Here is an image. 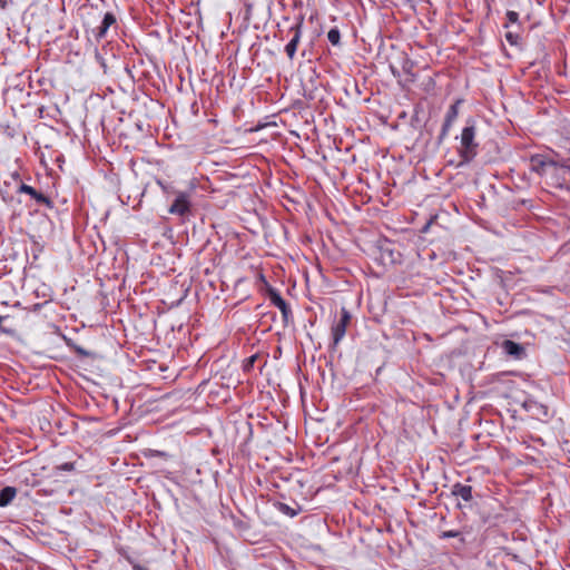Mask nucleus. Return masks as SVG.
Masks as SVG:
<instances>
[{
	"mask_svg": "<svg viewBox=\"0 0 570 570\" xmlns=\"http://www.w3.org/2000/svg\"><path fill=\"white\" fill-rule=\"evenodd\" d=\"M478 122L474 118H468L461 130L460 146L458 154L461 158L460 165L471 163L479 153V141L476 140Z\"/></svg>",
	"mask_w": 570,
	"mask_h": 570,
	"instance_id": "obj_1",
	"label": "nucleus"
},
{
	"mask_svg": "<svg viewBox=\"0 0 570 570\" xmlns=\"http://www.w3.org/2000/svg\"><path fill=\"white\" fill-rule=\"evenodd\" d=\"M529 168L540 177H547V169H569L568 167L559 165L557 161L541 154L530 157Z\"/></svg>",
	"mask_w": 570,
	"mask_h": 570,
	"instance_id": "obj_2",
	"label": "nucleus"
},
{
	"mask_svg": "<svg viewBox=\"0 0 570 570\" xmlns=\"http://www.w3.org/2000/svg\"><path fill=\"white\" fill-rule=\"evenodd\" d=\"M168 212L186 219L191 214L190 195L186 191H178Z\"/></svg>",
	"mask_w": 570,
	"mask_h": 570,
	"instance_id": "obj_3",
	"label": "nucleus"
},
{
	"mask_svg": "<svg viewBox=\"0 0 570 570\" xmlns=\"http://www.w3.org/2000/svg\"><path fill=\"white\" fill-rule=\"evenodd\" d=\"M351 321V314L345 308L342 307L340 320L336 321L332 326V337H333V346L336 347L340 342L343 340L346 333V327Z\"/></svg>",
	"mask_w": 570,
	"mask_h": 570,
	"instance_id": "obj_4",
	"label": "nucleus"
},
{
	"mask_svg": "<svg viewBox=\"0 0 570 570\" xmlns=\"http://www.w3.org/2000/svg\"><path fill=\"white\" fill-rule=\"evenodd\" d=\"M462 100H456L454 104H452L449 109L446 110L444 121L441 128V132L439 135V140H443L448 135L453 126L454 121L456 120L459 116V107L461 105Z\"/></svg>",
	"mask_w": 570,
	"mask_h": 570,
	"instance_id": "obj_5",
	"label": "nucleus"
},
{
	"mask_svg": "<svg viewBox=\"0 0 570 570\" xmlns=\"http://www.w3.org/2000/svg\"><path fill=\"white\" fill-rule=\"evenodd\" d=\"M303 17L298 18V21L295 26L291 27L289 31L294 32L292 39L285 47V52L289 60H293L297 50V46L302 38V29H303Z\"/></svg>",
	"mask_w": 570,
	"mask_h": 570,
	"instance_id": "obj_6",
	"label": "nucleus"
},
{
	"mask_svg": "<svg viewBox=\"0 0 570 570\" xmlns=\"http://www.w3.org/2000/svg\"><path fill=\"white\" fill-rule=\"evenodd\" d=\"M501 347L507 355L515 360H521L525 355L524 347L521 344L511 340L503 341Z\"/></svg>",
	"mask_w": 570,
	"mask_h": 570,
	"instance_id": "obj_7",
	"label": "nucleus"
},
{
	"mask_svg": "<svg viewBox=\"0 0 570 570\" xmlns=\"http://www.w3.org/2000/svg\"><path fill=\"white\" fill-rule=\"evenodd\" d=\"M269 299H271V303L276 306L277 308H279V311L282 312V315H283V318L285 322H287L288 320V316L291 315V308L288 307L287 303L285 302V299L281 296V294L275 291V289H271L269 291Z\"/></svg>",
	"mask_w": 570,
	"mask_h": 570,
	"instance_id": "obj_8",
	"label": "nucleus"
},
{
	"mask_svg": "<svg viewBox=\"0 0 570 570\" xmlns=\"http://www.w3.org/2000/svg\"><path fill=\"white\" fill-rule=\"evenodd\" d=\"M18 193L28 194L38 204H45L48 206H50V204H51L50 199L47 196H45L42 193H39L38 190H36L33 187H31L29 185L21 184L18 188Z\"/></svg>",
	"mask_w": 570,
	"mask_h": 570,
	"instance_id": "obj_9",
	"label": "nucleus"
},
{
	"mask_svg": "<svg viewBox=\"0 0 570 570\" xmlns=\"http://www.w3.org/2000/svg\"><path fill=\"white\" fill-rule=\"evenodd\" d=\"M116 23V17L111 12L105 13L100 26L97 28L96 38L101 39L106 36L110 26Z\"/></svg>",
	"mask_w": 570,
	"mask_h": 570,
	"instance_id": "obj_10",
	"label": "nucleus"
},
{
	"mask_svg": "<svg viewBox=\"0 0 570 570\" xmlns=\"http://www.w3.org/2000/svg\"><path fill=\"white\" fill-rule=\"evenodd\" d=\"M451 492L454 497H459L466 502L472 500V488L470 485L455 483L453 484Z\"/></svg>",
	"mask_w": 570,
	"mask_h": 570,
	"instance_id": "obj_11",
	"label": "nucleus"
},
{
	"mask_svg": "<svg viewBox=\"0 0 570 570\" xmlns=\"http://www.w3.org/2000/svg\"><path fill=\"white\" fill-rule=\"evenodd\" d=\"M17 495V489L13 487H6L0 491V507L8 505Z\"/></svg>",
	"mask_w": 570,
	"mask_h": 570,
	"instance_id": "obj_12",
	"label": "nucleus"
},
{
	"mask_svg": "<svg viewBox=\"0 0 570 570\" xmlns=\"http://www.w3.org/2000/svg\"><path fill=\"white\" fill-rule=\"evenodd\" d=\"M327 39L328 41L336 46L340 43V40H341V33L338 31V29L334 28V29H331L328 32H327Z\"/></svg>",
	"mask_w": 570,
	"mask_h": 570,
	"instance_id": "obj_13",
	"label": "nucleus"
},
{
	"mask_svg": "<svg viewBox=\"0 0 570 570\" xmlns=\"http://www.w3.org/2000/svg\"><path fill=\"white\" fill-rule=\"evenodd\" d=\"M257 360V355H252L244 362V371H249L253 366L255 361Z\"/></svg>",
	"mask_w": 570,
	"mask_h": 570,
	"instance_id": "obj_14",
	"label": "nucleus"
},
{
	"mask_svg": "<svg viewBox=\"0 0 570 570\" xmlns=\"http://www.w3.org/2000/svg\"><path fill=\"white\" fill-rule=\"evenodd\" d=\"M281 511L291 517H295L297 514V512L294 509H292L291 507H288L285 503H281Z\"/></svg>",
	"mask_w": 570,
	"mask_h": 570,
	"instance_id": "obj_15",
	"label": "nucleus"
},
{
	"mask_svg": "<svg viewBox=\"0 0 570 570\" xmlns=\"http://www.w3.org/2000/svg\"><path fill=\"white\" fill-rule=\"evenodd\" d=\"M505 39L512 46H515L518 43V36L512 32H508L505 35Z\"/></svg>",
	"mask_w": 570,
	"mask_h": 570,
	"instance_id": "obj_16",
	"label": "nucleus"
},
{
	"mask_svg": "<svg viewBox=\"0 0 570 570\" xmlns=\"http://www.w3.org/2000/svg\"><path fill=\"white\" fill-rule=\"evenodd\" d=\"M507 18H508L509 22L514 23V22L518 21L519 14L515 11H508L507 12Z\"/></svg>",
	"mask_w": 570,
	"mask_h": 570,
	"instance_id": "obj_17",
	"label": "nucleus"
},
{
	"mask_svg": "<svg viewBox=\"0 0 570 570\" xmlns=\"http://www.w3.org/2000/svg\"><path fill=\"white\" fill-rule=\"evenodd\" d=\"M7 318H8V316H1V315H0V335H1V334H4V333H6V334H7V333H10V331L6 330V328L2 326V322H3L4 320H7Z\"/></svg>",
	"mask_w": 570,
	"mask_h": 570,
	"instance_id": "obj_18",
	"label": "nucleus"
},
{
	"mask_svg": "<svg viewBox=\"0 0 570 570\" xmlns=\"http://www.w3.org/2000/svg\"><path fill=\"white\" fill-rule=\"evenodd\" d=\"M561 169H547V177H557Z\"/></svg>",
	"mask_w": 570,
	"mask_h": 570,
	"instance_id": "obj_19",
	"label": "nucleus"
},
{
	"mask_svg": "<svg viewBox=\"0 0 570 570\" xmlns=\"http://www.w3.org/2000/svg\"><path fill=\"white\" fill-rule=\"evenodd\" d=\"M10 177L14 180V181H19L21 180V177H20V174L19 171L14 170L10 174Z\"/></svg>",
	"mask_w": 570,
	"mask_h": 570,
	"instance_id": "obj_20",
	"label": "nucleus"
},
{
	"mask_svg": "<svg viewBox=\"0 0 570 570\" xmlns=\"http://www.w3.org/2000/svg\"><path fill=\"white\" fill-rule=\"evenodd\" d=\"M62 469L66 470V471H70L73 469V464L72 463H65L62 465Z\"/></svg>",
	"mask_w": 570,
	"mask_h": 570,
	"instance_id": "obj_21",
	"label": "nucleus"
},
{
	"mask_svg": "<svg viewBox=\"0 0 570 570\" xmlns=\"http://www.w3.org/2000/svg\"><path fill=\"white\" fill-rule=\"evenodd\" d=\"M132 569L134 570H148V569L141 567L140 564H134Z\"/></svg>",
	"mask_w": 570,
	"mask_h": 570,
	"instance_id": "obj_22",
	"label": "nucleus"
},
{
	"mask_svg": "<svg viewBox=\"0 0 570 570\" xmlns=\"http://www.w3.org/2000/svg\"><path fill=\"white\" fill-rule=\"evenodd\" d=\"M0 194H1V198H2V200H3V202H8V196H7V194H6V193H3V191H1V190H0Z\"/></svg>",
	"mask_w": 570,
	"mask_h": 570,
	"instance_id": "obj_23",
	"label": "nucleus"
}]
</instances>
